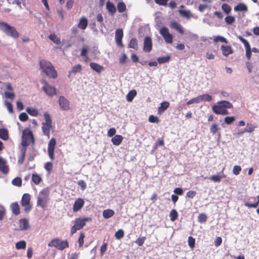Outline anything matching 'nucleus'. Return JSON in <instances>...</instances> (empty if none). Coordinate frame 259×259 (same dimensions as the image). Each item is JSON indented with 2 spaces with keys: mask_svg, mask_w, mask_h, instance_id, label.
<instances>
[{
  "mask_svg": "<svg viewBox=\"0 0 259 259\" xmlns=\"http://www.w3.org/2000/svg\"><path fill=\"white\" fill-rule=\"evenodd\" d=\"M27 146H23L21 149V157L19 159V162L22 163L25 156V153L26 152V148Z\"/></svg>",
  "mask_w": 259,
  "mask_h": 259,
  "instance_id": "09e8293b",
  "label": "nucleus"
},
{
  "mask_svg": "<svg viewBox=\"0 0 259 259\" xmlns=\"http://www.w3.org/2000/svg\"><path fill=\"white\" fill-rule=\"evenodd\" d=\"M49 38L50 40H51L53 42H54L56 45L61 44V40L60 38L58 37V36L55 33H51L49 36Z\"/></svg>",
  "mask_w": 259,
  "mask_h": 259,
  "instance_id": "2f4dec72",
  "label": "nucleus"
},
{
  "mask_svg": "<svg viewBox=\"0 0 259 259\" xmlns=\"http://www.w3.org/2000/svg\"><path fill=\"white\" fill-rule=\"evenodd\" d=\"M237 38L244 44L245 49L246 56L247 59L249 60L251 57V50L249 43L241 36H238Z\"/></svg>",
  "mask_w": 259,
  "mask_h": 259,
  "instance_id": "ddd939ff",
  "label": "nucleus"
},
{
  "mask_svg": "<svg viewBox=\"0 0 259 259\" xmlns=\"http://www.w3.org/2000/svg\"><path fill=\"white\" fill-rule=\"evenodd\" d=\"M200 100H199V97H197L196 98H194L192 99H191L190 100H189V101H188L187 102V105H189L190 104H193V103H200Z\"/></svg>",
  "mask_w": 259,
  "mask_h": 259,
  "instance_id": "bf43d9fd",
  "label": "nucleus"
},
{
  "mask_svg": "<svg viewBox=\"0 0 259 259\" xmlns=\"http://www.w3.org/2000/svg\"><path fill=\"white\" fill-rule=\"evenodd\" d=\"M26 111L29 115L34 117L37 116L38 114V110L36 109L33 108L28 107L26 109Z\"/></svg>",
  "mask_w": 259,
  "mask_h": 259,
  "instance_id": "4c0bfd02",
  "label": "nucleus"
},
{
  "mask_svg": "<svg viewBox=\"0 0 259 259\" xmlns=\"http://www.w3.org/2000/svg\"><path fill=\"white\" fill-rule=\"evenodd\" d=\"M114 211L111 209H107L103 211V216L106 219H109L114 215Z\"/></svg>",
  "mask_w": 259,
  "mask_h": 259,
  "instance_id": "bb28decb",
  "label": "nucleus"
},
{
  "mask_svg": "<svg viewBox=\"0 0 259 259\" xmlns=\"http://www.w3.org/2000/svg\"><path fill=\"white\" fill-rule=\"evenodd\" d=\"M221 50L223 55L226 57L233 53V49L230 46L222 45L221 47Z\"/></svg>",
  "mask_w": 259,
  "mask_h": 259,
  "instance_id": "412c9836",
  "label": "nucleus"
},
{
  "mask_svg": "<svg viewBox=\"0 0 259 259\" xmlns=\"http://www.w3.org/2000/svg\"><path fill=\"white\" fill-rule=\"evenodd\" d=\"M9 171V166L7 164L6 160L2 157H0V172L4 175H7Z\"/></svg>",
  "mask_w": 259,
  "mask_h": 259,
  "instance_id": "dca6fc26",
  "label": "nucleus"
},
{
  "mask_svg": "<svg viewBox=\"0 0 259 259\" xmlns=\"http://www.w3.org/2000/svg\"><path fill=\"white\" fill-rule=\"evenodd\" d=\"M19 228L20 230H26L30 228L29 221L26 218L20 219L19 221Z\"/></svg>",
  "mask_w": 259,
  "mask_h": 259,
  "instance_id": "aec40b11",
  "label": "nucleus"
},
{
  "mask_svg": "<svg viewBox=\"0 0 259 259\" xmlns=\"http://www.w3.org/2000/svg\"><path fill=\"white\" fill-rule=\"evenodd\" d=\"M169 27L171 28L176 30L181 34H183L184 33V28L182 25L175 21L170 22Z\"/></svg>",
  "mask_w": 259,
  "mask_h": 259,
  "instance_id": "f3484780",
  "label": "nucleus"
},
{
  "mask_svg": "<svg viewBox=\"0 0 259 259\" xmlns=\"http://www.w3.org/2000/svg\"><path fill=\"white\" fill-rule=\"evenodd\" d=\"M45 122L42 123V131L45 136L48 138L50 136V131L53 128L52 121L49 113L45 112L44 114Z\"/></svg>",
  "mask_w": 259,
  "mask_h": 259,
  "instance_id": "39448f33",
  "label": "nucleus"
},
{
  "mask_svg": "<svg viewBox=\"0 0 259 259\" xmlns=\"http://www.w3.org/2000/svg\"><path fill=\"white\" fill-rule=\"evenodd\" d=\"M48 246L50 247H54L58 250H62L69 247V243L67 240H61L60 239L56 238L52 239L48 243Z\"/></svg>",
  "mask_w": 259,
  "mask_h": 259,
  "instance_id": "0eeeda50",
  "label": "nucleus"
},
{
  "mask_svg": "<svg viewBox=\"0 0 259 259\" xmlns=\"http://www.w3.org/2000/svg\"><path fill=\"white\" fill-rule=\"evenodd\" d=\"M124 232L123 230L119 229L115 233L114 236L117 239H121L124 237Z\"/></svg>",
  "mask_w": 259,
  "mask_h": 259,
  "instance_id": "a18cd8bd",
  "label": "nucleus"
},
{
  "mask_svg": "<svg viewBox=\"0 0 259 259\" xmlns=\"http://www.w3.org/2000/svg\"><path fill=\"white\" fill-rule=\"evenodd\" d=\"M225 21L227 25H231L235 21V18L233 16H227L225 18Z\"/></svg>",
  "mask_w": 259,
  "mask_h": 259,
  "instance_id": "37998d69",
  "label": "nucleus"
},
{
  "mask_svg": "<svg viewBox=\"0 0 259 259\" xmlns=\"http://www.w3.org/2000/svg\"><path fill=\"white\" fill-rule=\"evenodd\" d=\"M123 36V32L122 29H117L115 31V39L116 45L120 48H123L122 39Z\"/></svg>",
  "mask_w": 259,
  "mask_h": 259,
  "instance_id": "2eb2a0df",
  "label": "nucleus"
},
{
  "mask_svg": "<svg viewBox=\"0 0 259 259\" xmlns=\"http://www.w3.org/2000/svg\"><path fill=\"white\" fill-rule=\"evenodd\" d=\"M233 106L231 103L228 101H221L212 107L213 112L217 114L227 115L229 114L227 109L233 108Z\"/></svg>",
  "mask_w": 259,
  "mask_h": 259,
  "instance_id": "f257e3e1",
  "label": "nucleus"
},
{
  "mask_svg": "<svg viewBox=\"0 0 259 259\" xmlns=\"http://www.w3.org/2000/svg\"><path fill=\"white\" fill-rule=\"evenodd\" d=\"M91 221L92 219L91 218H78L75 219L74 221V225L71 228L70 235L71 236L73 235L77 230L82 229L87 222Z\"/></svg>",
  "mask_w": 259,
  "mask_h": 259,
  "instance_id": "20e7f679",
  "label": "nucleus"
},
{
  "mask_svg": "<svg viewBox=\"0 0 259 259\" xmlns=\"http://www.w3.org/2000/svg\"><path fill=\"white\" fill-rule=\"evenodd\" d=\"M88 24V21L87 18L83 17L80 19L77 27L82 30H84L87 27Z\"/></svg>",
  "mask_w": 259,
  "mask_h": 259,
  "instance_id": "4be33fe9",
  "label": "nucleus"
},
{
  "mask_svg": "<svg viewBox=\"0 0 259 259\" xmlns=\"http://www.w3.org/2000/svg\"><path fill=\"white\" fill-rule=\"evenodd\" d=\"M145 240V237H139L136 240L135 242L139 246H142L144 243Z\"/></svg>",
  "mask_w": 259,
  "mask_h": 259,
  "instance_id": "6e6d98bb",
  "label": "nucleus"
},
{
  "mask_svg": "<svg viewBox=\"0 0 259 259\" xmlns=\"http://www.w3.org/2000/svg\"><path fill=\"white\" fill-rule=\"evenodd\" d=\"M78 185L80 187L82 190H85L87 188V184L83 180H79L78 182Z\"/></svg>",
  "mask_w": 259,
  "mask_h": 259,
  "instance_id": "774afa93",
  "label": "nucleus"
},
{
  "mask_svg": "<svg viewBox=\"0 0 259 259\" xmlns=\"http://www.w3.org/2000/svg\"><path fill=\"white\" fill-rule=\"evenodd\" d=\"M50 190L48 188L42 189L38 193L37 198V205L44 208L49 201Z\"/></svg>",
  "mask_w": 259,
  "mask_h": 259,
  "instance_id": "7ed1b4c3",
  "label": "nucleus"
},
{
  "mask_svg": "<svg viewBox=\"0 0 259 259\" xmlns=\"http://www.w3.org/2000/svg\"><path fill=\"white\" fill-rule=\"evenodd\" d=\"M107 243H104L100 248V255L103 256L107 250Z\"/></svg>",
  "mask_w": 259,
  "mask_h": 259,
  "instance_id": "052dcab7",
  "label": "nucleus"
},
{
  "mask_svg": "<svg viewBox=\"0 0 259 259\" xmlns=\"http://www.w3.org/2000/svg\"><path fill=\"white\" fill-rule=\"evenodd\" d=\"M91 68L98 73H100L103 70H104V67L95 62H91L90 64Z\"/></svg>",
  "mask_w": 259,
  "mask_h": 259,
  "instance_id": "5701e85b",
  "label": "nucleus"
},
{
  "mask_svg": "<svg viewBox=\"0 0 259 259\" xmlns=\"http://www.w3.org/2000/svg\"><path fill=\"white\" fill-rule=\"evenodd\" d=\"M40 69L50 78L55 79L57 78L58 73L52 64L45 60L39 61Z\"/></svg>",
  "mask_w": 259,
  "mask_h": 259,
  "instance_id": "f03ea898",
  "label": "nucleus"
},
{
  "mask_svg": "<svg viewBox=\"0 0 259 259\" xmlns=\"http://www.w3.org/2000/svg\"><path fill=\"white\" fill-rule=\"evenodd\" d=\"M41 82L44 84L42 90L46 95L53 97L56 94V89L55 87L50 85L45 79L41 80Z\"/></svg>",
  "mask_w": 259,
  "mask_h": 259,
  "instance_id": "9b49d317",
  "label": "nucleus"
},
{
  "mask_svg": "<svg viewBox=\"0 0 259 259\" xmlns=\"http://www.w3.org/2000/svg\"><path fill=\"white\" fill-rule=\"evenodd\" d=\"M149 121L151 123H157L159 122V119L157 116H154V115H151L149 117Z\"/></svg>",
  "mask_w": 259,
  "mask_h": 259,
  "instance_id": "338daca9",
  "label": "nucleus"
},
{
  "mask_svg": "<svg viewBox=\"0 0 259 259\" xmlns=\"http://www.w3.org/2000/svg\"><path fill=\"white\" fill-rule=\"evenodd\" d=\"M207 220V215L204 213H201L198 217V221L200 223H204L206 222Z\"/></svg>",
  "mask_w": 259,
  "mask_h": 259,
  "instance_id": "c03bdc74",
  "label": "nucleus"
},
{
  "mask_svg": "<svg viewBox=\"0 0 259 259\" xmlns=\"http://www.w3.org/2000/svg\"><path fill=\"white\" fill-rule=\"evenodd\" d=\"M170 59V57L169 56H164L158 58L157 61L159 64H163L169 62Z\"/></svg>",
  "mask_w": 259,
  "mask_h": 259,
  "instance_id": "49530a36",
  "label": "nucleus"
},
{
  "mask_svg": "<svg viewBox=\"0 0 259 259\" xmlns=\"http://www.w3.org/2000/svg\"><path fill=\"white\" fill-rule=\"evenodd\" d=\"M179 12L181 16H182L183 17H185L187 19H190L192 17V14L190 10H179Z\"/></svg>",
  "mask_w": 259,
  "mask_h": 259,
  "instance_id": "f704fd0d",
  "label": "nucleus"
},
{
  "mask_svg": "<svg viewBox=\"0 0 259 259\" xmlns=\"http://www.w3.org/2000/svg\"><path fill=\"white\" fill-rule=\"evenodd\" d=\"M82 70V66L80 64H78L73 66L71 72L76 73L80 72Z\"/></svg>",
  "mask_w": 259,
  "mask_h": 259,
  "instance_id": "603ef678",
  "label": "nucleus"
},
{
  "mask_svg": "<svg viewBox=\"0 0 259 259\" xmlns=\"http://www.w3.org/2000/svg\"><path fill=\"white\" fill-rule=\"evenodd\" d=\"M80 55L82 57H83L85 58V61H87V59H88V49L85 48H83L81 51Z\"/></svg>",
  "mask_w": 259,
  "mask_h": 259,
  "instance_id": "e2e57ef3",
  "label": "nucleus"
},
{
  "mask_svg": "<svg viewBox=\"0 0 259 259\" xmlns=\"http://www.w3.org/2000/svg\"><path fill=\"white\" fill-rule=\"evenodd\" d=\"M200 102L203 101L209 102L212 100V97L207 94H203L202 95L198 96Z\"/></svg>",
  "mask_w": 259,
  "mask_h": 259,
  "instance_id": "e433bc0d",
  "label": "nucleus"
},
{
  "mask_svg": "<svg viewBox=\"0 0 259 259\" xmlns=\"http://www.w3.org/2000/svg\"><path fill=\"white\" fill-rule=\"evenodd\" d=\"M30 195L28 193L23 194L21 199V204L24 207L25 212H28L32 209L30 204Z\"/></svg>",
  "mask_w": 259,
  "mask_h": 259,
  "instance_id": "1a4fd4ad",
  "label": "nucleus"
},
{
  "mask_svg": "<svg viewBox=\"0 0 259 259\" xmlns=\"http://www.w3.org/2000/svg\"><path fill=\"white\" fill-rule=\"evenodd\" d=\"M26 242L25 241H20L17 242V249H24L26 247Z\"/></svg>",
  "mask_w": 259,
  "mask_h": 259,
  "instance_id": "13d9d810",
  "label": "nucleus"
},
{
  "mask_svg": "<svg viewBox=\"0 0 259 259\" xmlns=\"http://www.w3.org/2000/svg\"><path fill=\"white\" fill-rule=\"evenodd\" d=\"M221 128L219 127L218 125L216 123H213L210 127V132L212 135L218 133V135L220 136L221 134L219 132Z\"/></svg>",
  "mask_w": 259,
  "mask_h": 259,
  "instance_id": "cd10ccee",
  "label": "nucleus"
},
{
  "mask_svg": "<svg viewBox=\"0 0 259 259\" xmlns=\"http://www.w3.org/2000/svg\"><path fill=\"white\" fill-rule=\"evenodd\" d=\"M156 4L163 6H166L168 0H154Z\"/></svg>",
  "mask_w": 259,
  "mask_h": 259,
  "instance_id": "69168bd1",
  "label": "nucleus"
},
{
  "mask_svg": "<svg viewBox=\"0 0 259 259\" xmlns=\"http://www.w3.org/2000/svg\"><path fill=\"white\" fill-rule=\"evenodd\" d=\"M169 106V103L167 101H164L160 104V106L158 108V112L159 114L162 113Z\"/></svg>",
  "mask_w": 259,
  "mask_h": 259,
  "instance_id": "393cba45",
  "label": "nucleus"
},
{
  "mask_svg": "<svg viewBox=\"0 0 259 259\" xmlns=\"http://www.w3.org/2000/svg\"><path fill=\"white\" fill-rule=\"evenodd\" d=\"M5 208L3 206L0 205V221H2L4 219L5 215Z\"/></svg>",
  "mask_w": 259,
  "mask_h": 259,
  "instance_id": "680f3d73",
  "label": "nucleus"
},
{
  "mask_svg": "<svg viewBox=\"0 0 259 259\" xmlns=\"http://www.w3.org/2000/svg\"><path fill=\"white\" fill-rule=\"evenodd\" d=\"M56 145V140L52 138L49 142L48 146V153L50 158L53 160L55 159V149Z\"/></svg>",
  "mask_w": 259,
  "mask_h": 259,
  "instance_id": "f8f14e48",
  "label": "nucleus"
},
{
  "mask_svg": "<svg viewBox=\"0 0 259 259\" xmlns=\"http://www.w3.org/2000/svg\"><path fill=\"white\" fill-rule=\"evenodd\" d=\"M137 95V92L135 90L130 91L126 95V100L128 102H132L134 97Z\"/></svg>",
  "mask_w": 259,
  "mask_h": 259,
  "instance_id": "c9c22d12",
  "label": "nucleus"
},
{
  "mask_svg": "<svg viewBox=\"0 0 259 259\" xmlns=\"http://www.w3.org/2000/svg\"><path fill=\"white\" fill-rule=\"evenodd\" d=\"M122 140L123 137L122 136L119 135H116L112 138L111 141L114 145L116 146H118L121 144Z\"/></svg>",
  "mask_w": 259,
  "mask_h": 259,
  "instance_id": "a878e982",
  "label": "nucleus"
},
{
  "mask_svg": "<svg viewBox=\"0 0 259 259\" xmlns=\"http://www.w3.org/2000/svg\"><path fill=\"white\" fill-rule=\"evenodd\" d=\"M152 43L151 38L146 36L144 39L143 50L145 52H150L152 50Z\"/></svg>",
  "mask_w": 259,
  "mask_h": 259,
  "instance_id": "6ab92c4d",
  "label": "nucleus"
},
{
  "mask_svg": "<svg viewBox=\"0 0 259 259\" xmlns=\"http://www.w3.org/2000/svg\"><path fill=\"white\" fill-rule=\"evenodd\" d=\"M128 47L130 48L137 50L138 49V45L137 39L136 38H132L128 44Z\"/></svg>",
  "mask_w": 259,
  "mask_h": 259,
  "instance_id": "473e14b6",
  "label": "nucleus"
},
{
  "mask_svg": "<svg viewBox=\"0 0 259 259\" xmlns=\"http://www.w3.org/2000/svg\"><path fill=\"white\" fill-rule=\"evenodd\" d=\"M159 33L163 37L166 43L171 44L173 41V36L170 33L169 29L165 26H163L159 30Z\"/></svg>",
  "mask_w": 259,
  "mask_h": 259,
  "instance_id": "9d476101",
  "label": "nucleus"
},
{
  "mask_svg": "<svg viewBox=\"0 0 259 259\" xmlns=\"http://www.w3.org/2000/svg\"><path fill=\"white\" fill-rule=\"evenodd\" d=\"M248 10L247 7L243 3H239L234 8L235 11L246 12Z\"/></svg>",
  "mask_w": 259,
  "mask_h": 259,
  "instance_id": "c85d7f7f",
  "label": "nucleus"
},
{
  "mask_svg": "<svg viewBox=\"0 0 259 259\" xmlns=\"http://www.w3.org/2000/svg\"><path fill=\"white\" fill-rule=\"evenodd\" d=\"M256 126L251 123H247L246 126L244 129V132L251 133L254 131Z\"/></svg>",
  "mask_w": 259,
  "mask_h": 259,
  "instance_id": "79ce46f5",
  "label": "nucleus"
},
{
  "mask_svg": "<svg viewBox=\"0 0 259 259\" xmlns=\"http://www.w3.org/2000/svg\"><path fill=\"white\" fill-rule=\"evenodd\" d=\"M85 238V235L83 232H80L79 237L78 239L77 242L79 244V247L81 248L83 246L84 243V239Z\"/></svg>",
  "mask_w": 259,
  "mask_h": 259,
  "instance_id": "58836bf2",
  "label": "nucleus"
},
{
  "mask_svg": "<svg viewBox=\"0 0 259 259\" xmlns=\"http://www.w3.org/2000/svg\"><path fill=\"white\" fill-rule=\"evenodd\" d=\"M222 9L226 14H229L231 11V7L227 4L224 3L222 5Z\"/></svg>",
  "mask_w": 259,
  "mask_h": 259,
  "instance_id": "a19ab883",
  "label": "nucleus"
},
{
  "mask_svg": "<svg viewBox=\"0 0 259 259\" xmlns=\"http://www.w3.org/2000/svg\"><path fill=\"white\" fill-rule=\"evenodd\" d=\"M106 9L111 15H113L116 11L115 6L110 1H108L106 3Z\"/></svg>",
  "mask_w": 259,
  "mask_h": 259,
  "instance_id": "b1692460",
  "label": "nucleus"
},
{
  "mask_svg": "<svg viewBox=\"0 0 259 259\" xmlns=\"http://www.w3.org/2000/svg\"><path fill=\"white\" fill-rule=\"evenodd\" d=\"M34 139L31 131L28 128L24 129L22 132L21 145L22 146H28L31 142L34 143Z\"/></svg>",
  "mask_w": 259,
  "mask_h": 259,
  "instance_id": "423d86ee",
  "label": "nucleus"
},
{
  "mask_svg": "<svg viewBox=\"0 0 259 259\" xmlns=\"http://www.w3.org/2000/svg\"><path fill=\"white\" fill-rule=\"evenodd\" d=\"M0 30L5 32L7 35L15 37L16 30L15 27L11 26L5 22H0Z\"/></svg>",
  "mask_w": 259,
  "mask_h": 259,
  "instance_id": "6e6552de",
  "label": "nucleus"
},
{
  "mask_svg": "<svg viewBox=\"0 0 259 259\" xmlns=\"http://www.w3.org/2000/svg\"><path fill=\"white\" fill-rule=\"evenodd\" d=\"M241 171V167L239 165H235L233 167V172L235 175H238Z\"/></svg>",
  "mask_w": 259,
  "mask_h": 259,
  "instance_id": "4d7b16f0",
  "label": "nucleus"
},
{
  "mask_svg": "<svg viewBox=\"0 0 259 259\" xmlns=\"http://www.w3.org/2000/svg\"><path fill=\"white\" fill-rule=\"evenodd\" d=\"M195 240L192 236L188 237V245L189 247L193 249L195 247Z\"/></svg>",
  "mask_w": 259,
  "mask_h": 259,
  "instance_id": "3c124183",
  "label": "nucleus"
},
{
  "mask_svg": "<svg viewBox=\"0 0 259 259\" xmlns=\"http://www.w3.org/2000/svg\"><path fill=\"white\" fill-rule=\"evenodd\" d=\"M226 177V176L223 174V176H220L219 175H212L209 178V180L211 181L214 182H218L220 183L221 181V180L222 178H224Z\"/></svg>",
  "mask_w": 259,
  "mask_h": 259,
  "instance_id": "72a5a7b5",
  "label": "nucleus"
},
{
  "mask_svg": "<svg viewBox=\"0 0 259 259\" xmlns=\"http://www.w3.org/2000/svg\"><path fill=\"white\" fill-rule=\"evenodd\" d=\"M31 181L35 185H38L42 181V178L37 174H33L32 175Z\"/></svg>",
  "mask_w": 259,
  "mask_h": 259,
  "instance_id": "c756f323",
  "label": "nucleus"
},
{
  "mask_svg": "<svg viewBox=\"0 0 259 259\" xmlns=\"http://www.w3.org/2000/svg\"><path fill=\"white\" fill-rule=\"evenodd\" d=\"M59 104L62 110L68 111L70 109V102L64 96H61L59 97Z\"/></svg>",
  "mask_w": 259,
  "mask_h": 259,
  "instance_id": "4468645a",
  "label": "nucleus"
},
{
  "mask_svg": "<svg viewBox=\"0 0 259 259\" xmlns=\"http://www.w3.org/2000/svg\"><path fill=\"white\" fill-rule=\"evenodd\" d=\"M196 195V192L193 190L189 191L186 193V196L189 198H193Z\"/></svg>",
  "mask_w": 259,
  "mask_h": 259,
  "instance_id": "0e129e2a",
  "label": "nucleus"
},
{
  "mask_svg": "<svg viewBox=\"0 0 259 259\" xmlns=\"http://www.w3.org/2000/svg\"><path fill=\"white\" fill-rule=\"evenodd\" d=\"M19 118L21 121L25 122L28 119V116L26 113L22 112L19 114Z\"/></svg>",
  "mask_w": 259,
  "mask_h": 259,
  "instance_id": "864d4df0",
  "label": "nucleus"
},
{
  "mask_svg": "<svg viewBox=\"0 0 259 259\" xmlns=\"http://www.w3.org/2000/svg\"><path fill=\"white\" fill-rule=\"evenodd\" d=\"M9 134L8 131L6 128H0V138L3 140H7L8 139Z\"/></svg>",
  "mask_w": 259,
  "mask_h": 259,
  "instance_id": "7c9ffc66",
  "label": "nucleus"
},
{
  "mask_svg": "<svg viewBox=\"0 0 259 259\" xmlns=\"http://www.w3.org/2000/svg\"><path fill=\"white\" fill-rule=\"evenodd\" d=\"M235 120L234 116H227L224 119V122L227 124H231Z\"/></svg>",
  "mask_w": 259,
  "mask_h": 259,
  "instance_id": "8fccbe9b",
  "label": "nucleus"
},
{
  "mask_svg": "<svg viewBox=\"0 0 259 259\" xmlns=\"http://www.w3.org/2000/svg\"><path fill=\"white\" fill-rule=\"evenodd\" d=\"M117 10L119 12L122 13L126 10V6L123 2H119L117 4Z\"/></svg>",
  "mask_w": 259,
  "mask_h": 259,
  "instance_id": "de8ad7c7",
  "label": "nucleus"
},
{
  "mask_svg": "<svg viewBox=\"0 0 259 259\" xmlns=\"http://www.w3.org/2000/svg\"><path fill=\"white\" fill-rule=\"evenodd\" d=\"M169 217L171 221H176L178 217V213L177 210L175 209H172L169 213Z\"/></svg>",
  "mask_w": 259,
  "mask_h": 259,
  "instance_id": "ea45409f",
  "label": "nucleus"
},
{
  "mask_svg": "<svg viewBox=\"0 0 259 259\" xmlns=\"http://www.w3.org/2000/svg\"><path fill=\"white\" fill-rule=\"evenodd\" d=\"M45 169L48 171L51 172L53 169V163L51 162H47L45 163L44 166Z\"/></svg>",
  "mask_w": 259,
  "mask_h": 259,
  "instance_id": "5fc2aeb1",
  "label": "nucleus"
},
{
  "mask_svg": "<svg viewBox=\"0 0 259 259\" xmlns=\"http://www.w3.org/2000/svg\"><path fill=\"white\" fill-rule=\"evenodd\" d=\"M84 201L82 198L77 199L73 205V212H77L80 210L83 206Z\"/></svg>",
  "mask_w": 259,
  "mask_h": 259,
  "instance_id": "a211bd4d",
  "label": "nucleus"
}]
</instances>
